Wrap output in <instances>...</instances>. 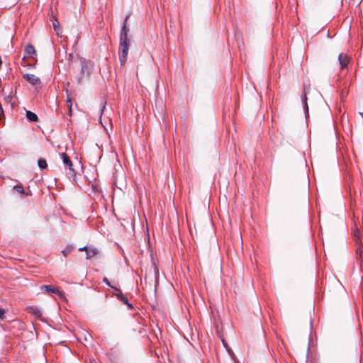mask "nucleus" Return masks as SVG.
Returning a JSON list of instances; mask_svg holds the SVG:
<instances>
[{"mask_svg":"<svg viewBox=\"0 0 363 363\" xmlns=\"http://www.w3.org/2000/svg\"><path fill=\"white\" fill-rule=\"evenodd\" d=\"M128 16L125 19L123 28L121 30L120 35V48H119V60L121 65H123L127 60L128 52V29L126 27V22Z\"/></svg>","mask_w":363,"mask_h":363,"instance_id":"obj_1","label":"nucleus"},{"mask_svg":"<svg viewBox=\"0 0 363 363\" xmlns=\"http://www.w3.org/2000/svg\"><path fill=\"white\" fill-rule=\"evenodd\" d=\"M81 76L79 78V82H81L84 78H89L93 69V64L91 61L84 59L81 61Z\"/></svg>","mask_w":363,"mask_h":363,"instance_id":"obj_2","label":"nucleus"},{"mask_svg":"<svg viewBox=\"0 0 363 363\" xmlns=\"http://www.w3.org/2000/svg\"><path fill=\"white\" fill-rule=\"evenodd\" d=\"M23 77L33 86H38L40 84V79L38 77L33 74H26Z\"/></svg>","mask_w":363,"mask_h":363,"instance_id":"obj_3","label":"nucleus"},{"mask_svg":"<svg viewBox=\"0 0 363 363\" xmlns=\"http://www.w3.org/2000/svg\"><path fill=\"white\" fill-rule=\"evenodd\" d=\"M60 155L63 160L64 164L69 168V170L71 172V174H74V172L72 168L73 164L69 157L66 153H61Z\"/></svg>","mask_w":363,"mask_h":363,"instance_id":"obj_4","label":"nucleus"},{"mask_svg":"<svg viewBox=\"0 0 363 363\" xmlns=\"http://www.w3.org/2000/svg\"><path fill=\"white\" fill-rule=\"evenodd\" d=\"M40 288H41L42 291H44L45 292L55 293V294H57L60 297H62V296H63L62 292L57 288H53V287H52L51 286H49V285H43V286H41Z\"/></svg>","mask_w":363,"mask_h":363,"instance_id":"obj_5","label":"nucleus"},{"mask_svg":"<svg viewBox=\"0 0 363 363\" xmlns=\"http://www.w3.org/2000/svg\"><path fill=\"white\" fill-rule=\"evenodd\" d=\"M338 60L340 62V65L342 69L345 68L349 62V60H348L347 57L342 54L339 55Z\"/></svg>","mask_w":363,"mask_h":363,"instance_id":"obj_6","label":"nucleus"},{"mask_svg":"<svg viewBox=\"0 0 363 363\" xmlns=\"http://www.w3.org/2000/svg\"><path fill=\"white\" fill-rule=\"evenodd\" d=\"M309 89H310V85L308 86H306L304 85L303 86V95L302 96V99L305 104V108L306 111H308V104H307V94H308L309 92Z\"/></svg>","mask_w":363,"mask_h":363,"instance_id":"obj_7","label":"nucleus"},{"mask_svg":"<svg viewBox=\"0 0 363 363\" xmlns=\"http://www.w3.org/2000/svg\"><path fill=\"white\" fill-rule=\"evenodd\" d=\"M97 252V249L93 247L86 249V259H90L94 257Z\"/></svg>","mask_w":363,"mask_h":363,"instance_id":"obj_8","label":"nucleus"},{"mask_svg":"<svg viewBox=\"0 0 363 363\" xmlns=\"http://www.w3.org/2000/svg\"><path fill=\"white\" fill-rule=\"evenodd\" d=\"M25 50L29 56H33L35 55V49L34 46H33L32 45H26V47L25 48Z\"/></svg>","mask_w":363,"mask_h":363,"instance_id":"obj_9","label":"nucleus"},{"mask_svg":"<svg viewBox=\"0 0 363 363\" xmlns=\"http://www.w3.org/2000/svg\"><path fill=\"white\" fill-rule=\"evenodd\" d=\"M26 117L29 121L33 122H35L38 119L37 115L30 111H26Z\"/></svg>","mask_w":363,"mask_h":363,"instance_id":"obj_10","label":"nucleus"},{"mask_svg":"<svg viewBox=\"0 0 363 363\" xmlns=\"http://www.w3.org/2000/svg\"><path fill=\"white\" fill-rule=\"evenodd\" d=\"M53 28L58 35L62 33V28L60 27L59 21L55 18L53 21Z\"/></svg>","mask_w":363,"mask_h":363,"instance_id":"obj_11","label":"nucleus"},{"mask_svg":"<svg viewBox=\"0 0 363 363\" xmlns=\"http://www.w3.org/2000/svg\"><path fill=\"white\" fill-rule=\"evenodd\" d=\"M38 164L39 168L41 169H46L48 167L46 160L43 158L39 159V160L38 162Z\"/></svg>","mask_w":363,"mask_h":363,"instance_id":"obj_12","label":"nucleus"},{"mask_svg":"<svg viewBox=\"0 0 363 363\" xmlns=\"http://www.w3.org/2000/svg\"><path fill=\"white\" fill-rule=\"evenodd\" d=\"M28 310H29V311H29V313H31L34 314L36 317H38V318H39V317H40V316H41V315H42V314H41L40 311V310H38V308H33V307H32V308H30Z\"/></svg>","mask_w":363,"mask_h":363,"instance_id":"obj_13","label":"nucleus"},{"mask_svg":"<svg viewBox=\"0 0 363 363\" xmlns=\"http://www.w3.org/2000/svg\"><path fill=\"white\" fill-rule=\"evenodd\" d=\"M118 291V294H117V296L120 298V300L123 303H128V299L125 296H124L122 294V292L120 290L116 289Z\"/></svg>","mask_w":363,"mask_h":363,"instance_id":"obj_14","label":"nucleus"},{"mask_svg":"<svg viewBox=\"0 0 363 363\" xmlns=\"http://www.w3.org/2000/svg\"><path fill=\"white\" fill-rule=\"evenodd\" d=\"M13 189H15L17 192H18L21 194H25L24 189L21 184H18V185L14 186Z\"/></svg>","mask_w":363,"mask_h":363,"instance_id":"obj_15","label":"nucleus"},{"mask_svg":"<svg viewBox=\"0 0 363 363\" xmlns=\"http://www.w3.org/2000/svg\"><path fill=\"white\" fill-rule=\"evenodd\" d=\"M72 251V248L71 247H67L66 249H65L64 250H62V254L64 255L65 257H67Z\"/></svg>","mask_w":363,"mask_h":363,"instance_id":"obj_16","label":"nucleus"},{"mask_svg":"<svg viewBox=\"0 0 363 363\" xmlns=\"http://www.w3.org/2000/svg\"><path fill=\"white\" fill-rule=\"evenodd\" d=\"M67 107L69 108V112H71L72 101H71V99L69 97V96H67Z\"/></svg>","mask_w":363,"mask_h":363,"instance_id":"obj_17","label":"nucleus"},{"mask_svg":"<svg viewBox=\"0 0 363 363\" xmlns=\"http://www.w3.org/2000/svg\"><path fill=\"white\" fill-rule=\"evenodd\" d=\"M4 311L0 308V318L1 319H3L4 318Z\"/></svg>","mask_w":363,"mask_h":363,"instance_id":"obj_18","label":"nucleus"},{"mask_svg":"<svg viewBox=\"0 0 363 363\" xmlns=\"http://www.w3.org/2000/svg\"><path fill=\"white\" fill-rule=\"evenodd\" d=\"M103 281H104L106 284H107L108 285H110V284H109V282H108V279H107V278H106V277H105V278H104Z\"/></svg>","mask_w":363,"mask_h":363,"instance_id":"obj_19","label":"nucleus"},{"mask_svg":"<svg viewBox=\"0 0 363 363\" xmlns=\"http://www.w3.org/2000/svg\"><path fill=\"white\" fill-rule=\"evenodd\" d=\"M88 248H89V247H80V248L79 249V251H84V250H85V251H86V249H88Z\"/></svg>","mask_w":363,"mask_h":363,"instance_id":"obj_20","label":"nucleus"},{"mask_svg":"<svg viewBox=\"0 0 363 363\" xmlns=\"http://www.w3.org/2000/svg\"><path fill=\"white\" fill-rule=\"evenodd\" d=\"M130 308H133V306L128 301V303H125Z\"/></svg>","mask_w":363,"mask_h":363,"instance_id":"obj_21","label":"nucleus"},{"mask_svg":"<svg viewBox=\"0 0 363 363\" xmlns=\"http://www.w3.org/2000/svg\"><path fill=\"white\" fill-rule=\"evenodd\" d=\"M361 114H362V116H363V113H361Z\"/></svg>","mask_w":363,"mask_h":363,"instance_id":"obj_22","label":"nucleus"}]
</instances>
